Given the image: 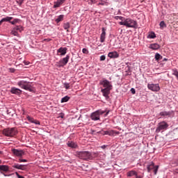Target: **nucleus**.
<instances>
[{
  "mask_svg": "<svg viewBox=\"0 0 178 178\" xmlns=\"http://www.w3.org/2000/svg\"><path fill=\"white\" fill-rule=\"evenodd\" d=\"M99 85L104 87V88H102L101 90V92H102L103 97H104L106 99H109L111 90L113 88V86H112V81H109L108 79H104L99 81Z\"/></svg>",
  "mask_w": 178,
  "mask_h": 178,
  "instance_id": "obj_1",
  "label": "nucleus"
},
{
  "mask_svg": "<svg viewBox=\"0 0 178 178\" xmlns=\"http://www.w3.org/2000/svg\"><path fill=\"white\" fill-rule=\"evenodd\" d=\"M120 26H125L129 29H137V21L131 19V18H127L124 22H119Z\"/></svg>",
  "mask_w": 178,
  "mask_h": 178,
  "instance_id": "obj_2",
  "label": "nucleus"
},
{
  "mask_svg": "<svg viewBox=\"0 0 178 178\" xmlns=\"http://www.w3.org/2000/svg\"><path fill=\"white\" fill-rule=\"evenodd\" d=\"M76 156L83 161H91L92 159L91 152L88 151H77L76 152Z\"/></svg>",
  "mask_w": 178,
  "mask_h": 178,
  "instance_id": "obj_3",
  "label": "nucleus"
},
{
  "mask_svg": "<svg viewBox=\"0 0 178 178\" xmlns=\"http://www.w3.org/2000/svg\"><path fill=\"white\" fill-rule=\"evenodd\" d=\"M17 86H19L20 88H22V90H26L30 92H33V91H34L33 86H31L30 82H27V81H19L17 82Z\"/></svg>",
  "mask_w": 178,
  "mask_h": 178,
  "instance_id": "obj_4",
  "label": "nucleus"
},
{
  "mask_svg": "<svg viewBox=\"0 0 178 178\" xmlns=\"http://www.w3.org/2000/svg\"><path fill=\"white\" fill-rule=\"evenodd\" d=\"M3 136L6 137H14L17 134V129L15 127L13 128H6L3 130Z\"/></svg>",
  "mask_w": 178,
  "mask_h": 178,
  "instance_id": "obj_5",
  "label": "nucleus"
},
{
  "mask_svg": "<svg viewBox=\"0 0 178 178\" xmlns=\"http://www.w3.org/2000/svg\"><path fill=\"white\" fill-rule=\"evenodd\" d=\"M168 127L169 124H168V122H166L165 121H161L157 125V127L156 129V133H161V131H165V130H168Z\"/></svg>",
  "mask_w": 178,
  "mask_h": 178,
  "instance_id": "obj_6",
  "label": "nucleus"
},
{
  "mask_svg": "<svg viewBox=\"0 0 178 178\" xmlns=\"http://www.w3.org/2000/svg\"><path fill=\"white\" fill-rule=\"evenodd\" d=\"M147 169L148 173H149L151 170H154V175H156V173H158V169H159V165H155L154 161H151L147 165Z\"/></svg>",
  "mask_w": 178,
  "mask_h": 178,
  "instance_id": "obj_7",
  "label": "nucleus"
},
{
  "mask_svg": "<svg viewBox=\"0 0 178 178\" xmlns=\"http://www.w3.org/2000/svg\"><path fill=\"white\" fill-rule=\"evenodd\" d=\"M148 90L150 91H153L154 92H158L161 90V87H159V83H148L147 84Z\"/></svg>",
  "mask_w": 178,
  "mask_h": 178,
  "instance_id": "obj_8",
  "label": "nucleus"
},
{
  "mask_svg": "<svg viewBox=\"0 0 178 178\" xmlns=\"http://www.w3.org/2000/svg\"><path fill=\"white\" fill-rule=\"evenodd\" d=\"M159 115L161 116L160 117L161 118L168 119V118H172V116L173 115V111H163L159 113Z\"/></svg>",
  "mask_w": 178,
  "mask_h": 178,
  "instance_id": "obj_9",
  "label": "nucleus"
},
{
  "mask_svg": "<svg viewBox=\"0 0 178 178\" xmlns=\"http://www.w3.org/2000/svg\"><path fill=\"white\" fill-rule=\"evenodd\" d=\"M70 59V54H67L65 58L59 60V63L60 65H57L58 67H63V66H66L69 63V60Z\"/></svg>",
  "mask_w": 178,
  "mask_h": 178,
  "instance_id": "obj_10",
  "label": "nucleus"
},
{
  "mask_svg": "<svg viewBox=\"0 0 178 178\" xmlns=\"http://www.w3.org/2000/svg\"><path fill=\"white\" fill-rule=\"evenodd\" d=\"M12 152L15 156H18L19 158H22L24 155V151L18 149H12Z\"/></svg>",
  "mask_w": 178,
  "mask_h": 178,
  "instance_id": "obj_11",
  "label": "nucleus"
},
{
  "mask_svg": "<svg viewBox=\"0 0 178 178\" xmlns=\"http://www.w3.org/2000/svg\"><path fill=\"white\" fill-rule=\"evenodd\" d=\"M120 134V132L115 130H108L103 131V136H116Z\"/></svg>",
  "mask_w": 178,
  "mask_h": 178,
  "instance_id": "obj_12",
  "label": "nucleus"
},
{
  "mask_svg": "<svg viewBox=\"0 0 178 178\" xmlns=\"http://www.w3.org/2000/svg\"><path fill=\"white\" fill-rule=\"evenodd\" d=\"M67 54V48L66 47H60L57 50V55H59L60 56H65Z\"/></svg>",
  "mask_w": 178,
  "mask_h": 178,
  "instance_id": "obj_13",
  "label": "nucleus"
},
{
  "mask_svg": "<svg viewBox=\"0 0 178 178\" xmlns=\"http://www.w3.org/2000/svg\"><path fill=\"white\" fill-rule=\"evenodd\" d=\"M106 39V29H102V33L100 35V42H105V40Z\"/></svg>",
  "mask_w": 178,
  "mask_h": 178,
  "instance_id": "obj_14",
  "label": "nucleus"
},
{
  "mask_svg": "<svg viewBox=\"0 0 178 178\" xmlns=\"http://www.w3.org/2000/svg\"><path fill=\"white\" fill-rule=\"evenodd\" d=\"M90 119H91V120H93L94 122H97V120H99V119H101V118L99 117V114L98 113V112L95 111L91 113Z\"/></svg>",
  "mask_w": 178,
  "mask_h": 178,
  "instance_id": "obj_15",
  "label": "nucleus"
},
{
  "mask_svg": "<svg viewBox=\"0 0 178 178\" xmlns=\"http://www.w3.org/2000/svg\"><path fill=\"white\" fill-rule=\"evenodd\" d=\"M67 147L70 148H72L73 149H76V148H79V145H77V143L74 141H68L67 143Z\"/></svg>",
  "mask_w": 178,
  "mask_h": 178,
  "instance_id": "obj_16",
  "label": "nucleus"
},
{
  "mask_svg": "<svg viewBox=\"0 0 178 178\" xmlns=\"http://www.w3.org/2000/svg\"><path fill=\"white\" fill-rule=\"evenodd\" d=\"M13 168H14V169H18L19 170H26V165L23 164L14 163Z\"/></svg>",
  "mask_w": 178,
  "mask_h": 178,
  "instance_id": "obj_17",
  "label": "nucleus"
},
{
  "mask_svg": "<svg viewBox=\"0 0 178 178\" xmlns=\"http://www.w3.org/2000/svg\"><path fill=\"white\" fill-rule=\"evenodd\" d=\"M108 56L111 58V59H116L119 58V53H118V51H111L108 53Z\"/></svg>",
  "mask_w": 178,
  "mask_h": 178,
  "instance_id": "obj_18",
  "label": "nucleus"
},
{
  "mask_svg": "<svg viewBox=\"0 0 178 178\" xmlns=\"http://www.w3.org/2000/svg\"><path fill=\"white\" fill-rule=\"evenodd\" d=\"M11 94H15V95H20L22 94V90L13 87L10 90Z\"/></svg>",
  "mask_w": 178,
  "mask_h": 178,
  "instance_id": "obj_19",
  "label": "nucleus"
},
{
  "mask_svg": "<svg viewBox=\"0 0 178 178\" xmlns=\"http://www.w3.org/2000/svg\"><path fill=\"white\" fill-rule=\"evenodd\" d=\"M149 48H150V49H153L154 51H156V49H159V48H161V46H159L158 43H153L150 44Z\"/></svg>",
  "mask_w": 178,
  "mask_h": 178,
  "instance_id": "obj_20",
  "label": "nucleus"
},
{
  "mask_svg": "<svg viewBox=\"0 0 178 178\" xmlns=\"http://www.w3.org/2000/svg\"><path fill=\"white\" fill-rule=\"evenodd\" d=\"M147 38H149L152 40H154V38H156V35L155 34V32L151 31L147 36Z\"/></svg>",
  "mask_w": 178,
  "mask_h": 178,
  "instance_id": "obj_21",
  "label": "nucleus"
},
{
  "mask_svg": "<svg viewBox=\"0 0 178 178\" xmlns=\"http://www.w3.org/2000/svg\"><path fill=\"white\" fill-rule=\"evenodd\" d=\"M0 170H2L3 172H9V166L5 165H1Z\"/></svg>",
  "mask_w": 178,
  "mask_h": 178,
  "instance_id": "obj_22",
  "label": "nucleus"
},
{
  "mask_svg": "<svg viewBox=\"0 0 178 178\" xmlns=\"http://www.w3.org/2000/svg\"><path fill=\"white\" fill-rule=\"evenodd\" d=\"M154 58H155V60L158 62L159 60H162V59L163 58V56L160 55L159 53H156L154 56Z\"/></svg>",
  "mask_w": 178,
  "mask_h": 178,
  "instance_id": "obj_23",
  "label": "nucleus"
},
{
  "mask_svg": "<svg viewBox=\"0 0 178 178\" xmlns=\"http://www.w3.org/2000/svg\"><path fill=\"white\" fill-rule=\"evenodd\" d=\"M64 17L65 15H58V17L55 19L56 23H60V22H63Z\"/></svg>",
  "mask_w": 178,
  "mask_h": 178,
  "instance_id": "obj_24",
  "label": "nucleus"
},
{
  "mask_svg": "<svg viewBox=\"0 0 178 178\" xmlns=\"http://www.w3.org/2000/svg\"><path fill=\"white\" fill-rule=\"evenodd\" d=\"M63 29H64V30H67V31H69V29H70V22L64 23Z\"/></svg>",
  "mask_w": 178,
  "mask_h": 178,
  "instance_id": "obj_25",
  "label": "nucleus"
},
{
  "mask_svg": "<svg viewBox=\"0 0 178 178\" xmlns=\"http://www.w3.org/2000/svg\"><path fill=\"white\" fill-rule=\"evenodd\" d=\"M62 4H63V3L58 0V1L54 2V5L53 8H59V7H60V5H62Z\"/></svg>",
  "mask_w": 178,
  "mask_h": 178,
  "instance_id": "obj_26",
  "label": "nucleus"
},
{
  "mask_svg": "<svg viewBox=\"0 0 178 178\" xmlns=\"http://www.w3.org/2000/svg\"><path fill=\"white\" fill-rule=\"evenodd\" d=\"M14 30L16 31H19V33H22L23 31V26H16L15 27L13 28Z\"/></svg>",
  "mask_w": 178,
  "mask_h": 178,
  "instance_id": "obj_27",
  "label": "nucleus"
},
{
  "mask_svg": "<svg viewBox=\"0 0 178 178\" xmlns=\"http://www.w3.org/2000/svg\"><path fill=\"white\" fill-rule=\"evenodd\" d=\"M69 99H70V97H69V96H65V97H63V98L61 99L60 102H61V104H63V103H65V102H67V101H69Z\"/></svg>",
  "mask_w": 178,
  "mask_h": 178,
  "instance_id": "obj_28",
  "label": "nucleus"
},
{
  "mask_svg": "<svg viewBox=\"0 0 178 178\" xmlns=\"http://www.w3.org/2000/svg\"><path fill=\"white\" fill-rule=\"evenodd\" d=\"M172 76H175L178 80V70L176 68L172 69Z\"/></svg>",
  "mask_w": 178,
  "mask_h": 178,
  "instance_id": "obj_29",
  "label": "nucleus"
},
{
  "mask_svg": "<svg viewBox=\"0 0 178 178\" xmlns=\"http://www.w3.org/2000/svg\"><path fill=\"white\" fill-rule=\"evenodd\" d=\"M3 22H10V21L13 19V17H6L4 18H2Z\"/></svg>",
  "mask_w": 178,
  "mask_h": 178,
  "instance_id": "obj_30",
  "label": "nucleus"
},
{
  "mask_svg": "<svg viewBox=\"0 0 178 178\" xmlns=\"http://www.w3.org/2000/svg\"><path fill=\"white\" fill-rule=\"evenodd\" d=\"M114 19L115 20H122L121 22H124V17H122V16H115L114 17Z\"/></svg>",
  "mask_w": 178,
  "mask_h": 178,
  "instance_id": "obj_31",
  "label": "nucleus"
},
{
  "mask_svg": "<svg viewBox=\"0 0 178 178\" xmlns=\"http://www.w3.org/2000/svg\"><path fill=\"white\" fill-rule=\"evenodd\" d=\"M160 29H165L166 27V24L165 23V21H161L159 24Z\"/></svg>",
  "mask_w": 178,
  "mask_h": 178,
  "instance_id": "obj_32",
  "label": "nucleus"
},
{
  "mask_svg": "<svg viewBox=\"0 0 178 178\" xmlns=\"http://www.w3.org/2000/svg\"><path fill=\"white\" fill-rule=\"evenodd\" d=\"M64 88H65V90H69L70 88V83H64Z\"/></svg>",
  "mask_w": 178,
  "mask_h": 178,
  "instance_id": "obj_33",
  "label": "nucleus"
},
{
  "mask_svg": "<svg viewBox=\"0 0 178 178\" xmlns=\"http://www.w3.org/2000/svg\"><path fill=\"white\" fill-rule=\"evenodd\" d=\"M26 119H27V120H29V122H30L31 123H34V118H31V117H30V116H27L26 117Z\"/></svg>",
  "mask_w": 178,
  "mask_h": 178,
  "instance_id": "obj_34",
  "label": "nucleus"
},
{
  "mask_svg": "<svg viewBox=\"0 0 178 178\" xmlns=\"http://www.w3.org/2000/svg\"><path fill=\"white\" fill-rule=\"evenodd\" d=\"M19 22V19H17V18H16V19H15L13 21H10V23L11 24H13V25H15L16 23H17Z\"/></svg>",
  "mask_w": 178,
  "mask_h": 178,
  "instance_id": "obj_35",
  "label": "nucleus"
},
{
  "mask_svg": "<svg viewBox=\"0 0 178 178\" xmlns=\"http://www.w3.org/2000/svg\"><path fill=\"white\" fill-rule=\"evenodd\" d=\"M96 112H97V113L99 114V116H101V115H104V113H105V111H101V110H97L96 111Z\"/></svg>",
  "mask_w": 178,
  "mask_h": 178,
  "instance_id": "obj_36",
  "label": "nucleus"
},
{
  "mask_svg": "<svg viewBox=\"0 0 178 178\" xmlns=\"http://www.w3.org/2000/svg\"><path fill=\"white\" fill-rule=\"evenodd\" d=\"M11 34H13V35H17V31L13 29L11 31Z\"/></svg>",
  "mask_w": 178,
  "mask_h": 178,
  "instance_id": "obj_37",
  "label": "nucleus"
},
{
  "mask_svg": "<svg viewBox=\"0 0 178 178\" xmlns=\"http://www.w3.org/2000/svg\"><path fill=\"white\" fill-rule=\"evenodd\" d=\"M82 52H83V54H86V55L88 54V50L86 48H83L82 49Z\"/></svg>",
  "mask_w": 178,
  "mask_h": 178,
  "instance_id": "obj_38",
  "label": "nucleus"
},
{
  "mask_svg": "<svg viewBox=\"0 0 178 178\" xmlns=\"http://www.w3.org/2000/svg\"><path fill=\"white\" fill-rule=\"evenodd\" d=\"M105 59H106V56H105V55H102L100 56V60H105Z\"/></svg>",
  "mask_w": 178,
  "mask_h": 178,
  "instance_id": "obj_39",
  "label": "nucleus"
},
{
  "mask_svg": "<svg viewBox=\"0 0 178 178\" xmlns=\"http://www.w3.org/2000/svg\"><path fill=\"white\" fill-rule=\"evenodd\" d=\"M18 162H27V159H18Z\"/></svg>",
  "mask_w": 178,
  "mask_h": 178,
  "instance_id": "obj_40",
  "label": "nucleus"
},
{
  "mask_svg": "<svg viewBox=\"0 0 178 178\" xmlns=\"http://www.w3.org/2000/svg\"><path fill=\"white\" fill-rule=\"evenodd\" d=\"M15 175H16V176H17L18 178H24V177H23V176L19 175V172H15Z\"/></svg>",
  "mask_w": 178,
  "mask_h": 178,
  "instance_id": "obj_41",
  "label": "nucleus"
},
{
  "mask_svg": "<svg viewBox=\"0 0 178 178\" xmlns=\"http://www.w3.org/2000/svg\"><path fill=\"white\" fill-rule=\"evenodd\" d=\"M9 70L10 73H15V72H16V70L15 68H9Z\"/></svg>",
  "mask_w": 178,
  "mask_h": 178,
  "instance_id": "obj_42",
  "label": "nucleus"
},
{
  "mask_svg": "<svg viewBox=\"0 0 178 178\" xmlns=\"http://www.w3.org/2000/svg\"><path fill=\"white\" fill-rule=\"evenodd\" d=\"M33 123H34V124H38V126H40L41 124V123L38 120H35Z\"/></svg>",
  "mask_w": 178,
  "mask_h": 178,
  "instance_id": "obj_43",
  "label": "nucleus"
},
{
  "mask_svg": "<svg viewBox=\"0 0 178 178\" xmlns=\"http://www.w3.org/2000/svg\"><path fill=\"white\" fill-rule=\"evenodd\" d=\"M131 94H136V89L134 88H131Z\"/></svg>",
  "mask_w": 178,
  "mask_h": 178,
  "instance_id": "obj_44",
  "label": "nucleus"
},
{
  "mask_svg": "<svg viewBox=\"0 0 178 178\" xmlns=\"http://www.w3.org/2000/svg\"><path fill=\"white\" fill-rule=\"evenodd\" d=\"M107 147H108V145H104L101 146V148H102V149H105V148H106Z\"/></svg>",
  "mask_w": 178,
  "mask_h": 178,
  "instance_id": "obj_45",
  "label": "nucleus"
},
{
  "mask_svg": "<svg viewBox=\"0 0 178 178\" xmlns=\"http://www.w3.org/2000/svg\"><path fill=\"white\" fill-rule=\"evenodd\" d=\"M1 173V175H3V176H5L6 177L10 176V175H6V174H5L4 172H2Z\"/></svg>",
  "mask_w": 178,
  "mask_h": 178,
  "instance_id": "obj_46",
  "label": "nucleus"
},
{
  "mask_svg": "<svg viewBox=\"0 0 178 178\" xmlns=\"http://www.w3.org/2000/svg\"><path fill=\"white\" fill-rule=\"evenodd\" d=\"M162 62H167V60H168V58H162Z\"/></svg>",
  "mask_w": 178,
  "mask_h": 178,
  "instance_id": "obj_47",
  "label": "nucleus"
},
{
  "mask_svg": "<svg viewBox=\"0 0 178 178\" xmlns=\"http://www.w3.org/2000/svg\"><path fill=\"white\" fill-rule=\"evenodd\" d=\"M99 5L104 6V5H105V3H104L103 1H101V2L99 3Z\"/></svg>",
  "mask_w": 178,
  "mask_h": 178,
  "instance_id": "obj_48",
  "label": "nucleus"
},
{
  "mask_svg": "<svg viewBox=\"0 0 178 178\" xmlns=\"http://www.w3.org/2000/svg\"><path fill=\"white\" fill-rule=\"evenodd\" d=\"M60 2L63 3H65V1L66 0H58Z\"/></svg>",
  "mask_w": 178,
  "mask_h": 178,
  "instance_id": "obj_49",
  "label": "nucleus"
},
{
  "mask_svg": "<svg viewBox=\"0 0 178 178\" xmlns=\"http://www.w3.org/2000/svg\"><path fill=\"white\" fill-rule=\"evenodd\" d=\"M7 113H8V115H10V113H11L10 111V110H7Z\"/></svg>",
  "mask_w": 178,
  "mask_h": 178,
  "instance_id": "obj_50",
  "label": "nucleus"
},
{
  "mask_svg": "<svg viewBox=\"0 0 178 178\" xmlns=\"http://www.w3.org/2000/svg\"><path fill=\"white\" fill-rule=\"evenodd\" d=\"M107 115H109V111H108L105 113L104 116H106Z\"/></svg>",
  "mask_w": 178,
  "mask_h": 178,
  "instance_id": "obj_51",
  "label": "nucleus"
},
{
  "mask_svg": "<svg viewBox=\"0 0 178 178\" xmlns=\"http://www.w3.org/2000/svg\"><path fill=\"white\" fill-rule=\"evenodd\" d=\"M2 23H3V18L1 19V20H0V26L1 24H2Z\"/></svg>",
  "mask_w": 178,
  "mask_h": 178,
  "instance_id": "obj_52",
  "label": "nucleus"
},
{
  "mask_svg": "<svg viewBox=\"0 0 178 178\" xmlns=\"http://www.w3.org/2000/svg\"><path fill=\"white\" fill-rule=\"evenodd\" d=\"M126 68L127 69V70H130V66L127 65Z\"/></svg>",
  "mask_w": 178,
  "mask_h": 178,
  "instance_id": "obj_53",
  "label": "nucleus"
},
{
  "mask_svg": "<svg viewBox=\"0 0 178 178\" xmlns=\"http://www.w3.org/2000/svg\"><path fill=\"white\" fill-rule=\"evenodd\" d=\"M91 2H92V3H95V0H91Z\"/></svg>",
  "mask_w": 178,
  "mask_h": 178,
  "instance_id": "obj_54",
  "label": "nucleus"
},
{
  "mask_svg": "<svg viewBox=\"0 0 178 178\" xmlns=\"http://www.w3.org/2000/svg\"><path fill=\"white\" fill-rule=\"evenodd\" d=\"M44 41H51V39H44Z\"/></svg>",
  "mask_w": 178,
  "mask_h": 178,
  "instance_id": "obj_55",
  "label": "nucleus"
},
{
  "mask_svg": "<svg viewBox=\"0 0 178 178\" xmlns=\"http://www.w3.org/2000/svg\"><path fill=\"white\" fill-rule=\"evenodd\" d=\"M23 3L22 2V1H20V3H19V5H22Z\"/></svg>",
  "mask_w": 178,
  "mask_h": 178,
  "instance_id": "obj_56",
  "label": "nucleus"
},
{
  "mask_svg": "<svg viewBox=\"0 0 178 178\" xmlns=\"http://www.w3.org/2000/svg\"><path fill=\"white\" fill-rule=\"evenodd\" d=\"M63 116H64V115H61L60 118H61L62 119H63Z\"/></svg>",
  "mask_w": 178,
  "mask_h": 178,
  "instance_id": "obj_57",
  "label": "nucleus"
},
{
  "mask_svg": "<svg viewBox=\"0 0 178 178\" xmlns=\"http://www.w3.org/2000/svg\"><path fill=\"white\" fill-rule=\"evenodd\" d=\"M1 163H2V161H1V160H0V164H1Z\"/></svg>",
  "mask_w": 178,
  "mask_h": 178,
  "instance_id": "obj_58",
  "label": "nucleus"
},
{
  "mask_svg": "<svg viewBox=\"0 0 178 178\" xmlns=\"http://www.w3.org/2000/svg\"><path fill=\"white\" fill-rule=\"evenodd\" d=\"M0 154H2V151H0Z\"/></svg>",
  "mask_w": 178,
  "mask_h": 178,
  "instance_id": "obj_59",
  "label": "nucleus"
}]
</instances>
